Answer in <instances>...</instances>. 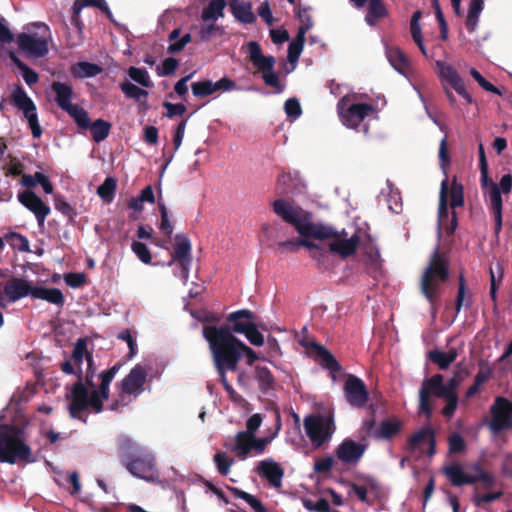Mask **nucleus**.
Wrapping results in <instances>:
<instances>
[{"mask_svg": "<svg viewBox=\"0 0 512 512\" xmlns=\"http://www.w3.org/2000/svg\"><path fill=\"white\" fill-rule=\"evenodd\" d=\"M272 210L284 222L292 225L302 237L319 240L331 239L329 250L343 259L354 255L360 244V237L357 233L348 238L345 230L338 232L331 226L313 223L312 213L288 200L276 199L272 203Z\"/></svg>", "mask_w": 512, "mask_h": 512, "instance_id": "nucleus-1", "label": "nucleus"}, {"mask_svg": "<svg viewBox=\"0 0 512 512\" xmlns=\"http://www.w3.org/2000/svg\"><path fill=\"white\" fill-rule=\"evenodd\" d=\"M122 367L121 362H117L107 370H103L99 374L100 384L98 390L89 393L83 382L82 368L77 369L71 359L65 360L60 364V369L64 374L75 375L77 381L71 389V402L69 404V412L71 417L81 419V413L91 408L93 412L100 413L103 411V401L108 400L110 395V384L115 375Z\"/></svg>", "mask_w": 512, "mask_h": 512, "instance_id": "nucleus-2", "label": "nucleus"}, {"mask_svg": "<svg viewBox=\"0 0 512 512\" xmlns=\"http://www.w3.org/2000/svg\"><path fill=\"white\" fill-rule=\"evenodd\" d=\"M202 334L209 344L213 364H218L221 370L226 368L236 371L243 356L246 357L248 365H253L258 360L256 352L226 328L204 326Z\"/></svg>", "mask_w": 512, "mask_h": 512, "instance_id": "nucleus-3", "label": "nucleus"}, {"mask_svg": "<svg viewBox=\"0 0 512 512\" xmlns=\"http://www.w3.org/2000/svg\"><path fill=\"white\" fill-rule=\"evenodd\" d=\"M472 473L465 471L463 465L453 462L443 467L442 472L454 487L464 485H475L473 489L472 501L476 507H483L485 504L500 499L502 491L480 494V489L490 490L496 483V476L483 468L480 462L472 463L468 466Z\"/></svg>", "mask_w": 512, "mask_h": 512, "instance_id": "nucleus-4", "label": "nucleus"}, {"mask_svg": "<svg viewBox=\"0 0 512 512\" xmlns=\"http://www.w3.org/2000/svg\"><path fill=\"white\" fill-rule=\"evenodd\" d=\"M450 277V262L445 253L440 252L437 247L429 258L428 265L424 269L420 289L424 297L431 305L432 311L436 312V302L441 293V285L445 284Z\"/></svg>", "mask_w": 512, "mask_h": 512, "instance_id": "nucleus-5", "label": "nucleus"}, {"mask_svg": "<svg viewBox=\"0 0 512 512\" xmlns=\"http://www.w3.org/2000/svg\"><path fill=\"white\" fill-rule=\"evenodd\" d=\"M32 462L31 448L26 444L25 427L0 424V462L15 464Z\"/></svg>", "mask_w": 512, "mask_h": 512, "instance_id": "nucleus-6", "label": "nucleus"}, {"mask_svg": "<svg viewBox=\"0 0 512 512\" xmlns=\"http://www.w3.org/2000/svg\"><path fill=\"white\" fill-rule=\"evenodd\" d=\"M148 370L142 364H136L117 384V397L109 405L111 411H119L137 400L144 392Z\"/></svg>", "mask_w": 512, "mask_h": 512, "instance_id": "nucleus-7", "label": "nucleus"}, {"mask_svg": "<svg viewBox=\"0 0 512 512\" xmlns=\"http://www.w3.org/2000/svg\"><path fill=\"white\" fill-rule=\"evenodd\" d=\"M304 429L314 448H320L328 442L335 432V423L332 414L310 415L304 419Z\"/></svg>", "mask_w": 512, "mask_h": 512, "instance_id": "nucleus-8", "label": "nucleus"}, {"mask_svg": "<svg viewBox=\"0 0 512 512\" xmlns=\"http://www.w3.org/2000/svg\"><path fill=\"white\" fill-rule=\"evenodd\" d=\"M349 102L348 96L342 97L337 103V112L343 125L356 129L374 108L368 103L349 104Z\"/></svg>", "mask_w": 512, "mask_h": 512, "instance_id": "nucleus-9", "label": "nucleus"}, {"mask_svg": "<svg viewBox=\"0 0 512 512\" xmlns=\"http://www.w3.org/2000/svg\"><path fill=\"white\" fill-rule=\"evenodd\" d=\"M491 420L488 423L494 435L512 428V402L502 396H497L490 407Z\"/></svg>", "mask_w": 512, "mask_h": 512, "instance_id": "nucleus-10", "label": "nucleus"}, {"mask_svg": "<svg viewBox=\"0 0 512 512\" xmlns=\"http://www.w3.org/2000/svg\"><path fill=\"white\" fill-rule=\"evenodd\" d=\"M443 381L444 377L442 374H434L422 382L419 390V411L425 414L427 418H430L433 413L430 401L431 395L437 398H442L446 395Z\"/></svg>", "mask_w": 512, "mask_h": 512, "instance_id": "nucleus-11", "label": "nucleus"}, {"mask_svg": "<svg viewBox=\"0 0 512 512\" xmlns=\"http://www.w3.org/2000/svg\"><path fill=\"white\" fill-rule=\"evenodd\" d=\"M51 89L55 93V102L65 112H67L74 121L84 120L82 111L84 108L77 104H72L73 89L72 87L64 82L54 81L51 84Z\"/></svg>", "mask_w": 512, "mask_h": 512, "instance_id": "nucleus-12", "label": "nucleus"}, {"mask_svg": "<svg viewBox=\"0 0 512 512\" xmlns=\"http://www.w3.org/2000/svg\"><path fill=\"white\" fill-rule=\"evenodd\" d=\"M343 392L346 401L354 408L365 407L369 400V392L364 381L353 374L347 375Z\"/></svg>", "mask_w": 512, "mask_h": 512, "instance_id": "nucleus-13", "label": "nucleus"}, {"mask_svg": "<svg viewBox=\"0 0 512 512\" xmlns=\"http://www.w3.org/2000/svg\"><path fill=\"white\" fill-rule=\"evenodd\" d=\"M125 468L133 476L146 481H154L159 476L155 458L148 450L138 458L128 461Z\"/></svg>", "mask_w": 512, "mask_h": 512, "instance_id": "nucleus-14", "label": "nucleus"}, {"mask_svg": "<svg viewBox=\"0 0 512 512\" xmlns=\"http://www.w3.org/2000/svg\"><path fill=\"white\" fill-rule=\"evenodd\" d=\"M458 219L455 211L451 216L448 212V180L445 179L441 183L438 207V227L443 229L447 236H452L457 229Z\"/></svg>", "mask_w": 512, "mask_h": 512, "instance_id": "nucleus-15", "label": "nucleus"}, {"mask_svg": "<svg viewBox=\"0 0 512 512\" xmlns=\"http://www.w3.org/2000/svg\"><path fill=\"white\" fill-rule=\"evenodd\" d=\"M258 316L248 309H241L231 312L227 315L228 324L216 326V328H226L231 334H245L257 322Z\"/></svg>", "mask_w": 512, "mask_h": 512, "instance_id": "nucleus-16", "label": "nucleus"}, {"mask_svg": "<svg viewBox=\"0 0 512 512\" xmlns=\"http://www.w3.org/2000/svg\"><path fill=\"white\" fill-rule=\"evenodd\" d=\"M19 49L27 56L44 57L48 53V42L44 36L20 33L16 38Z\"/></svg>", "mask_w": 512, "mask_h": 512, "instance_id": "nucleus-17", "label": "nucleus"}, {"mask_svg": "<svg viewBox=\"0 0 512 512\" xmlns=\"http://www.w3.org/2000/svg\"><path fill=\"white\" fill-rule=\"evenodd\" d=\"M236 87V82L228 77H223L216 82L206 79L194 82L191 85L193 95L199 98L210 96L218 91H231L236 89Z\"/></svg>", "mask_w": 512, "mask_h": 512, "instance_id": "nucleus-18", "label": "nucleus"}, {"mask_svg": "<svg viewBox=\"0 0 512 512\" xmlns=\"http://www.w3.org/2000/svg\"><path fill=\"white\" fill-rule=\"evenodd\" d=\"M17 197L18 201L35 215L38 225L43 226L46 217L50 214V207L31 190L23 191Z\"/></svg>", "mask_w": 512, "mask_h": 512, "instance_id": "nucleus-19", "label": "nucleus"}, {"mask_svg": "<svg viewBox=\"0 0 512 512\" xmlns=\"http://www.w3.org/2000/svg\"><path fill=\"white\" fill-rule=\"evenodd\" d=\"M485 201L488 204V207L491 213L494 216V232L495 235L498 236L502 230V208L503 201L501 196V191L499 186L490 181V186L487 191L484 192Z\"/></svg>", "mask_w": 512, "mask_h": 512, "instance_id": "nucleus-20", "label": "nucleus"}, {"mask_svg": "<svg viewBox=\"0 0 512 512\" xmlns=\"http://www.w3.org/2000/svg\"><path fill=\"white\" fill-rule=\"evenodd\" d=\"M300 344L305 348L313 349L315 351L317 357L321 360L322 367L329 370L333 378H335L336 373H339L342 370V366L334 355L323 345L306 337L300 340Z\"/></svg>", "mask_w": 512, "mask_h": 512, "instance_id": "nucleus-21", "label": "nucleus"}, {"mask_svg": "<svg viewBox=\"0 0 512 512\" xmlns=\"http://www.w3.org/2000/svg\"><path fill=\"white\" fill-rule=\"evenodd\" d=\"M82 114H84V120L75 121L78 128L81 130L89 129L91 137L94 142L100 143L104 141L110 134L112 128L111 123L101 118L96 119L94 122H91L89 114L86 110H83Z\"/></svg>", "mask_w": 512, "mask_h": 512, "instance_id": "nucleus-22", "label": "nucleus"}, {"mask_svg": "<svg viewBox=\"0 0 512 512\" xmlns=\"http://www.w3.org/2000/svg\"><path fill=\"white\" fill-rule=\"evenodd\" d=\"M367 446L352 439H344L336 449L337 458L345 464H356L362 458Z\"/></svg>", "mask_w": 512, "mask_h": 512, "instance_id": "nucleus-23", "label": "nucleus"}, {"mask_svg": "<svg viewBox=\"0 0 512 512\" xmlns=\"http://www.w3.org/2000/svg\"><path fill=\"white\" fill-rule=\"evenodd\" d=\"M33 288L34 287L31 286L27 280L12 277L4 286V294L8 297L10 302H16L28 295L32 296Z\"/></svg>", "mask_w": 512, "mask_h": 512, "instance_id": "nucleus-24", "label": "nucleus"}, {"mask_svg": "<svg viewBox=\"0 0 512 512\" xmlns=\"http://www.w3.org/2000/svg\"><path fill=\"white\" fill-rule=\"evenodd\" d=\"M173 257L179 262L184 277H188L189 266L192 262L190 240L183 235L176 236Z\"/></svg>", "mask_w": 512, "mask_h": 512, "instance_id": "nucleus-25", "label": "nucleus"}, {"mask_svg": "<svg viewBox=\"0 0 512 512\" xmlns=\"http://www.w3.org/2000/svg\"><path fill=\"white\" fill-rule=\"evenodd\" d=\"M258 473L266 478L271 486L279 488L282 485L284 470L273 459H265L258 464Z\"/></svg>", "mask_w": 512, "mask_h": 512, "instance_id": "nucleus-26", "label": "nucleus"}, {"mask_svg": "<svg viewBox=\"0 0 512 512\" xmlns=\"http://www.w3.org/2000/svg\"><path fill=\"white\" fill-rule=\"evenodd\" d=\"M118 450L121 463L126 466L128 461L138 458L147 450L127 436L118 440Z\"/></svg>", "mask_w": 512, "mask_h": 512, "instance_id": "nucleus-27", "label": "nucleus"}, {"mask_svg": "<svg viewBox=\"0 0 512 512\" xmlns=\"http://www.w3.org/2000/svg\"><path fill=\"white\" fill-rule=\"evenodd\" d=\"M311 26L312 24L309 21L306 24L301 25L298 28L296 37L288 45L287 58L290 63H296L298 61L304 47L305 34Z\"/></svg>", "mask_w": 512, "mask_h": 512, "instance_id": "nucleus-28", "label": "nucleus"}, {"mask_svg": "<svg viewBox=\"0 0 512 512\" xmlns=\"http://www.w3.org/2000/svg\"><path fill=\"white\" fill-rule=\"evenodd\" d=\"M402 426V421L397 418L383 420L374 431L373 437L377 440H390L401 431Z\"/></svg>", "mask_w": 512, "mask_h": 512, "instance_id": "nucleus-29", "label": "nucleus"}, {"mask_svg": "<svg viewBox=\"0 0 512 512\" xmlns=\"http://www.w3.org/2000/svg\"><path fill=\"white\" fill-rule=\"evenodd\" d=\"M362 249L368 273L374 274L379 272L382 267V260L376 245L371 240H369L367 243L363 244Z\"/></svg>", "mask_w": 512, "mask_h": 512, "instance_id": "nucleus-30", "label": "nucleus"}, {"mask_svg": "<svg viewBox=\"0 0 512 512\" xmlns=\"http://www.w3.org/2000/svg\"><path fill=\"white\" fill-rule=\"evenodd\" d=\"M230 8L233 16L244 24H251L255 22L256 17L252 12V5L250 2L232 0Z\"/></svg>", "mask_w": 512, "mask_h": 512, "instance_id": "nucleus-31", "label": "nucleus"}, {"mask_svg": "<svg viewBox=\"0 0 512 512\" xmlns=\"http://www.w3.org/2000/svg\"><path fill=\"white\" fill-rule=\"evenodd\" d=\"M120 89L122 93L125 95L128 99H134L137 101L143 108L146 110L148 108L147 105V98H148V91L138 87L137 85L133 84L132 82L126 80L120 84Z\"/></svg>", "mask_w": 512, "mask_h": 512, "instance_id": "nucleus-32", "label": "nucleus"}, {"mask_svg": "<svg viewBox=\"0 0 512 512\" xmlns=\"http://www.w3.org/2000/svg\"><path fill=\"white\" fill-rule=\"evenodd\" d=\"M457 356L458 351L456 348H450L448 352H443L438 349L428 352V358L430 361L436 364L441 370L448 369L449 366L456 360Z\"/></svg>", "mask_w": 512, "mask_h": 512, "instance_id": "nucleus-33", "label": "nucleus"}, {"mask_svg": "<svg viewBox=\"0 0 512 512\" xmlns=\"http://www.w3.org/2000/svg\"><path fill=\"white\" fill-rule=\"evenodd\" d=\"M32 297L62 306L65 302L63 293L58 288L34 287Z\"/></svg>", "mask_w": 512, "mask_h": 512, "instance_id": "nucleus-34", "label": "nucleus"}, {"mask_svg": "<svg viewBox=\"0 0 512 512\" xmlns=\"http://www.w3.org/2000/svg\"><path fill=\"white\" fill-rule=\"evenodd\" d=\"M388 16V9L383 0H369L365 21L368 25L374 26L376 22Z\"/></svg>", "mask_w": 512, "mask_h": 512, "instance_id": "nucleus-35", "label": "nucleus"}, {"mask_svg": "<svg viewBox=\"0 0 512 512\" xmlns=\"http://www.w3.org/2000/svg\"><path fill=\"white\" fill-rule=\"evenodd\" d=\"M11 101L15 107L27 114L31 110H36V105L27 95L22 86L18 85L11 94Z\"/></svg>", "mask_w": 512, "mask_h": 512, "instance_id": "nucleus-36", "label": "nucleus"}, {"mask_svg": "<svg viewBox=\"0 0 512 512\" xmlns=\"http://www.w3.org/2000/svg\"><path fill=\"white\" fill-rule=\"evenodd\" d=\"M436 65L439 69V76L442 81L448 83L453 89L463 83L462 78L453 66L443 61H437Z\"/></svg>", "mask_w": 512, "mask_h": 512, "instance_id": "nucleus-37", "label": "nucleus"}, {"mask_svg": "<svg viewBox=\"0 0 512 512\" xmlns=\"http://www.w3.org/2000/svg\"><path fill=\"white\" fill-rule=\"evenodd\" d=\"M252 450V434L246 433L244 431H240L235 436V444L233 447V451L236 453L237 457L241 460H244L249 455Z\"/></svg>", "mask_w": 512, "mask_h": 512, "instance_id": "nucleus-38", "label": "nucleus"}, {"mask_svg": "<svg viewBox=\"0 0 512 512\" xmlns=\"http://www.w3.org/2000/svg\"><path fill=\"white\" fill-rule=\"evenodd\" d=\"M387 58L393 68L399 73L405 74L409 69V60L399 47L387 49Z\"/></svg>", "mask_w": 512, "mask_h": 512, "instance_id": "nucleus-39", "label": "nucleus"}, {"mask_svg": "<svg viewBox=\"0 0 512 512\" xmlns=\"http://www.w3.org/2000/svg\"><path fill=\"white\" fill-rule=\"evenodd\" d=\"M103 71L102 67L86 61L78 62L71 68V73L77 78L95 77Z\"/></svg>", "mask_w": 512, "mask_h": 512, "instance_id": "nucleus-40", "label": "nucleus"}, {"mask_svg": "<svg viewBox=\"0 0 512 512\" xmlns=\"http://www.w3.org/2000/svg\"><path fill=\"white\" fill-rule=\"evenodd\" d=\"M483 8L484 0H471L465 21L466 28L470 33L475 32Z\"/></svg>", "mask_w": 512, "mask_h": 512, "instance_id": "nucleus-41", "label": "nucleus"}, {"mask_svg": "<svg viewBox=\"0 0 512 512\" xmlns=\"http://www.w3.org/2000/svg\"><path fill=\"white\" fill-rule=\"evenodd\" d=\"M9 58L13 64L22 72V77L27 85L32 86L39 80L38 74L18 58L14 51L9 52Z\"/></svg>", "mask_w": 512, "mask_h": 512, "instance_id": "nucleus-42", "label": "nucleus"}, {"mask_svg": "<svg viewBox=\"0 0 512 512\" xmlns=\"http://www.w3.org/2000/svg\"><path fill=\"white\" fill-rule=\"evenodd\" d=\"M255 378L259 383V389L263 393H266L275 387V378L267 367L256 366Z\"/></svg>", "mask_w": 512, "mask_h": 512, "instance_id": "nucleus-43", "label": "nucleus"}, {"mask_svg": "<svg viewBox=\"0 0 512 512\" xmlns=\"http://www.w3.org/2000/svg\"><path fill=\"white\" fill-rule=\"evenodd\" d=\"M227 489L239 499L244 500L255 512H267L266 507L255 496L233 486H227Z\"/></svg>", "mask_w": 512, "mask_h": 512, "instance_id": "nucleus-44", "label": "nucleus"}, {"mask_svg": "<svg viewBox=\"0 0 512 512\" xmlns=\"http://www.w3.org/2000/svg\"><path fill=\"white\" fill-rule=\"evenodd\" d=\"M226 7L225 0H212L206 8L202 11V19L204 21H216L218 18L223 17V10Z\"/></svg>", "mask_w": 512, "mask_h": 512, "instance_id": "nucleus-45", "label": "nucleus"}, {"mask_svg": "<svg viewBox=\"0 0 512 512\" xmlns=\"http://www.w3.org/2000/svg\"><path fill=\"white\" fill-rule=\"evenodd\" d=\"M433 430L431 428H422L413 435H411L407 441L406 449L410 452L418 450L425 443H428Z\"/></svg>", "mask_w": 512, "mask_h": 512, "instance_id": "nucleus-46", "label": "nucleus"}, {"mask_svg": "<svg viewBox=\"0 0 512 512\" xmlns=\"http://www.w3.org/2000/svg\"><path fill=\"white\" fill-rule=\"evenodd\" d=\"M87 368L85 373H83V382L85 386L87 387L89 393H91L93 390H98V387L95 383V378L97 377L99 379V374L97 373V369L94 363L93 355H87Z\"/></svg>", "mask_w": 512, "mask_h": 512, "instance_id": "nucleus-47", "label": "nucleus"}, {"mask_svg": "<svg viewBox=\"0 0 512 512\" xmlns=\"http://www.w3.org/2000/svg\"><path fill=\"white\" fill-rule=\"evenodd\" d=\"M117 182L113 177H107L98 187L97 194L106 203H111L115 196Z\"/></svg>", "mask_w": 512, "mask_h": 512, "instance_id": "nucleus-48", "label": "nucleus"}, {"mask_svg": "<svg viewBox=\"0 0 512 512\" xmlns=\"http://www.w3.org/2000/svg\"><path fill=\"white\" fill-rule=\"evenodd\" d=\"M214 367L219 375V378H220V382L224 388V390L227 392L229 398L233 401V402H236V403H240L243 398L240 394H238L234 388L232 387V385L229 383L228 379H227V372H229L230 370L229 369H226V368H223L221 370V368H219V365L218 364H214Z\"/></svg>", "mask_w": 512, "mask_h": 512, "instance_id": "nucleus-49", "label": "nucleus"}, {"mask_svg": "<svg viewBox=\"0 0 512 512\" xmlns=\"http://www.w3.org/2000/svg\"><path fill=\"white\" fill-rule=\"evenodd\" d=\"M128 75L133 81H135L142 87L151 88L153 86V82L151 81L150 75L144 68L131 66L128 69Z\"/></svg>", "mask_w": 512, "mask_h": 512, "instance_id": "nucleus-50", "label": "nucleus"}, {"mask_svg": "<svg viewBox=\"0 0 512 512\" xmlns=\"http://www.w3.org/2000/svg\"><path fill=\"white\" fill-rule=\"evenodd\" d=\"M74 5L77 6V9L81 10L85 7H96L105 13L111 22H114L113 14L105 0H75Z\"/></svg>", "mask_w": 512, "mask_h": 512, "instance_id": "nucleus-51", "label": "nucleus"}, {"mask_svg": "<svg viewBox=\"0 0 512 512\" xmlns=\"http://www.w3.org/2000/svg\"><path fill=\"white\" fill-rule=\"evenodd\" d=\"M450 199V206L452 209L462 207L464 205L463 185L458 183L456 179L451 183Z\"/></svg>", "mask_w": 512, "mask_h": 512, "instance_id": "nucleus-52", "label": "nucleus"}, {"mask_svg": "<svg viewBox=\"0 0 512 512\" xmlns=\"http://www.w3.org/2000/svg\"><path fill=\"white\" fill-rule=\"evenodd\" d=\"M478 368L479 369L474 377V381L477 382V384L483 385L491 378L493 369L491 368L489 362L483 359L478 362Z\"/></svg>", "mask_w": 512, "mask_h": 512, "instance_id": "nucleus-53", "label": "nucleus"}, {"mask_svg": "<svg viewBox=\"0 0 512 512\" xmlns=\"http://www.w3.org/2000/svg\"><path fill=\"white\" fill-rule=\"evenodd\" d=\"M470 75L485 91L502 96V91L496 86H494L492 83H490L488 80H486L477 69L471 68Z\"/></svg>", "mask_w": 512, "mask_h": 512, "instance_id": "nucleus-54", "label": "nucleus"}, {"mask_svg": "<svg viewBox=\"0 0 512 512\" xmlns=\"http://www.w3.org/2000/svg\"><path fill=\"white\" fill-rule=\"evenodd\" d=\"M213 460L216 464L218 472L221 475L226 476L233 464V459L229 458L224 452H218L214 455Z\"/></svg>", "mask_w": 512, "mask_h": 512, "instance_id": "nucleus-55", "label": "nucleus"}, {"mask_svg": "<svg viewBox=\"0 0 512 512\" xmlns=\"http://www.w3.org/2000/svg\"><path fill=\"white\" fill-rule=\"evenodd\" d=\"M158 208L161 215L160 229L164 234L170 236L173 232V226L168 217L167 207L161 199L158 200Z\"/></svg>", "mask_w": 512, "mask_h": 512, "instance_id": "nucleus-56", "label": "nucleus"}, {"mask_svg": "<svg viewBox=\"0 0 512 512\" xmlns=\"http://www.w3.org/2000/svg\"><path fill=\"white\" fill-rule=\"evenodd\" d=\"M132 251L135 253V255L139 258L140 261H142L145 264L151 263L152 256L149 248L146 244L140 242V241H133L131 245Z\"/></svg>", "mask_w": 512, "mask_h": 512, "instance_id": "nucleus-57", "label": "nucleus"}, {"mask_svg": "<svg viewBox=\"0 0 512 512\" xmlns=\"http://www.w3.org/2000/svg\"><path fill=\"white\" fill-rule=\"evenodd\" d=\"M7 239L10 241V245L13 248L18 249L21 252H29V241L27 237L23 236L22 234L11 232Z\"/></svg>", "mask_w": 512, "mask_h": 512, "instance_id": "nucleus-58", "label": "nucleus"}, {"mask_svg": "<svg viewBox=\"0 0 512 512\" xmlns=\"http://www.w3.org/2000/svg\"><path fill=\"white\" fill-rule=\"evenodd\" d=\"M303 506L308 511H317V512H330V504L327 499L320 498L317 502H313L310 499L304 498L302 500Z\"/></svg>", "mask_w": 512, "mask_h": 512, "instance_id": "nucleus-59", "label": "nucleus"}, {"mask_svg": "<svg viewBox=\"0 0 512 512\" xmlns=\"http://www.w3.org/2000/svg\"><path fill=\"white\" fill-rule=\"evenodd\" d=\"M448 446H449V452L452 454L456 453H462L466 448V443L464 438L458 434L453 433L448 438Z\"/></svg>", "mask_w": 512, "mask_h": 512, "instance_id": "nucleus-60", "label": "nucleus"}, {"mask_svg": "<svg viewBox=\"0 0 512 512\" xmlns=\"http://www.w3.org/2000/svg\"><path fill=\"white\" fill-rule=\"evenodd\" d=\"M24 116L28 121L32 136L34 138H40L42 135V129L38 121L37 109L27 112Z\"/></svg>", "mask_w": 512, "mask_h": 512, "instance_id": "nucleus-61", "label": "nucleus"}, {"mask_svg": "<svg viewBox=\"0 0 512 512\" xmlns=\"http://www.w3.org/2000/svg\"><path fill=\"white\" fill-rule=\"evenodd\" d=\"M64 281L72 288H79L86 284L87 276L84 273L70 272L64 275Z\"/></svg>", "mask_w": 512, "mask_h": 512, "instance_id": "nucleus-62", "label": "nucleus"}, {"mask_svg": "<svg viewBox=\"0 0 512 512\" xmlns=\"http://www.w3.org/2000/svg\"><path fill=\"white\" fill-rule=\"evenodd\" d=\"M442 399H444L446 402L444 408L442 409V414L446 418H451L457 409L458 395H449L446 393Z\"/></svg>", "mask_w": 512, "mask_h": 512, "instance_id": "nucleus-63", "label": "nucleus"}, {"mask_svg": "<svg viewBox=\"0 0 512 512\" xmlns=\"http://www.w3.org/2000/svg\"><path fill=\"white\" fill-rule=\"evenodd\" d=\"M284 110L286 115L293 119L298 118L302 113L301 105L297 98H289L286 100Z\"/></svg>", "mask_w": 512, "mask_h": 512, "instance_id": "nucleus-64", "label": "nucleus"}]
</instances>
